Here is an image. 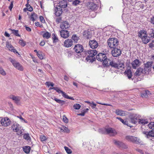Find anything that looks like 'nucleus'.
<instances>
[{"label":"nucleus","mask_w":154,"mask_h":154,"mask_svg":"<svg viewBox=\"0 0 154 154\" xmlns=\"http://www.w3.org/2000/svg\"><path fill=\"white\" fill-rule=\"evenodd\" d=\"M110 65L112 67H114L117 69H119L120 68H124V64L122 61L119 62L118 63H115L114 61L109 62Z\"/></svg>","instance_id":"8"},{"label":"nucleus","mask_w":154,"mask_h":154,"mask_svg":"<svg viewBox=\"0 0 154 154\" xmlns=\"http://www.w3.org/2000/svg\"><path fill=\"white\" fill-rule=\"evenodd\" d=\"M59 5L62 8H66L67 6V2L66 0H61L58 3Z\"/></svg>","instance_id":"21"},{"label":"nucleus","mask_w":154,"mask_h":154,"mask_svg":"<svg viewBox=\"0 0 154 154\" xmlns=\"http://www.w3.org/2000/svg\"><path fill=\"white\" fill-rule=\"evenodd\" d=\"M97 59L100 61H103V64L106 65L108 63V61L105 54L102 53H99L96 56Z\"/></svg>","instance_id":"5"},{"label":"nucleus","mask_w":154,"mask_h":154,"mask_svg":"<svg viewBox=\"0 0 154 154\" xmlns=\"http://www.w3.org/2000/svg\"><path fill=\"white\" fill-rule=\"evenodd\" d=\"M14 66L17 69L20 71H23V67L18 62L15 60L11 59L10 60Z\"/></svg>","instance_id":"7"},{"label":"nucleus","mask_w":154,"mask_h":154,"mask_svg":"<svg viewBox=\"0 0 154 154\" xmlns=\"http://www.w3.org/2000/svg\"><path fill=\"white\" fill-rule=\"evenodd\" d=\"M0 74L3 76H5L6 75V73L3 69V68L0 66Z\"/></svg>","instance_id":"45"},{"label":"nucleus","mask_w":154,"mask_h":154,"mask_svg":"<svg viewBox=\"0 0 154 154\" xmlns=\"http://www.w3.org/2000/svg\"><path fill=\"white\" fill-rule=\"evenodd\" d=\"M6 47L9 51L18 54V52L11 45V43L8 41H7L6 42Z\"/></svg>","instance_id":"12"},{"label":"nucleus","mask_w":154,"mask_h":154,"mask_svg":"<svg viewBox=\"0 0 154 154\" xmlns=\"http://www.w3.org/2000/svg\"><path fill=\"white\" fill-rule=\"evenodd\" d=\"M125 73L127 75V76L128 77V78L129 79L131 78L132 76V72L131 70L128 69L126 70Z\"/></svg>","instance_id":"31"},{"label":"nucleus","mask_w":154,"mask_h":154,"mask_svg":"<svg viewBox=\"0 0 154 154\" xmlns=\"http://www.w3.org/2000/svg\"><path fill=\"white\" fill-rule=\"evenodd\" d=\"M59 128L60 129V130L61 131L67 132V131H66L68 129L65 126H63L62 128Z\"/></svg>","instance_id":"54"},{"label":"nucleus","mask_w":154,"mask_h":154,"mask_svg":"<svg viewBox=\"0 0 154 154\" xmlns=\"http://www.w3.org/2000/svg\"><path fill=\"white\" fill-rule=\"evenodd\" d=\"M132 64L133 68L136 69L140 66V62L138 59H135L132 62Z\"/></svg>","instance_id":"26"},{"label":"nucleus","mask_w":154,"mask_h":154,"mask_svg":"<svg viewBox=\"0 0 154 154\" xmlns=\"http://www.w3.org/2000/svg\"><path fill=\"white\" fill-rule=\"evenodd\" d=\"M106 134H108L111 136H114L117 134L115 130L111 128H105Z\"/></svg>","instance_id":"9"},{"label":"nucleus","mask_w":154,"mask_h":154,"mask_svg":"<svg viewBox=\"0 0 154 154\" xmlns=\"http://www.w3.org/2000/svg\"><path fill=\"white\" fill-rule=\"evenodd\" d=\"M115 113L117 115L122 116H125L127 114V112L122 110L117 109L115 111Z\"/></svg>","instance_id":"24"},{"label":"nucleus","mask_w":154,"mask_h":154,"mask_svg":"<svg viewBox=\"0 0 154 154\" xmlns=\"http://www.w3.org/2000/svg\"><path fill=\"white\" fill-rule=\"evenodd\" d=\"M10 30L12 31V33L15 36L19 37L20 36V35L18 33V30L12 29H10Z\"/></svg>","instance_id":"39"},{"label":"nucleus","mask_w":154,"mask_h":154,"mask_svg":"<svg viewBox=\"0 0 154 154\" xmlns=\"http://www.w3.org/2000/svg\"><path fill=\"white\" fill-rule=\"evenodd\" d=\"M60 35L61 37L65 38L69 37V33L68 31L63 30L60 31Z\"/></svg>","instance_id":"19"},{"label":"nucleus","mask_w":154,"mask_h":154,"mask_svg":"<svg viewBox=\"0 0 154 154\" xmlns=\"http://www.w3.org/2000/svg\"><path fill=\"white\" fill-rule=\"evenodd\" d=\"M148 122V121L147 120L140 119V118L138 123L140 124H142L143 125H145L147 124Z\"/></svg>","instance_id":"30"},{"label":"nucleus","mask_w":154,"mask_h":154,"mask_svg":"<svg viewBox=\"0 0 154 154\" xmlns=\"http://www.w3.org/2000/svg\"><path fill=\"white\" fill-rule=\"evenodd\" d=\"M62 8L59 6L57 5L54 9L55 14L56 16H60L62 13Z\"/></svg>","instance_id":"16"},{"label":"nucleus","mask_w":154,"mask_h":154,"mask_svg":"<svg viewBox=\"0 0 154 154\" xmlns=\"http://www.w3.org/2000/svg\"><path fill=\"white\" fill-rule=\"evenodd\" d=\"M11 121L8 117H5L2 119L1 120V123L2 125L4 126H9L11 124Z\"/></svg>","instance_id":"11"},{"label":"nucleus","mask_w":154,"mask_h":154,"mask_svg":"<svg viewBox=\"0 0 154 154\" xmlns=\"http://www.w3.org/2000/svg\"><path fill=\"white\" fill-rule=\"evenodd\" d=\"M64 148L68 154H70L72 153V151L71 150L69 149L67 147L64 146Z\"/></svg>","instance_id":"50"},{"label":"nucleus","mask_w":154,"mask_h":154,"mask_svg":"<svg viewBox=\"0 0 154 154\" xmlns=\"http://www.w3.org/2000/svg\"><path fill=\"white\" fill-rule=\"evenodd\" d=\"M141 39L143 42L144 44L147 43L149 42L150 40V39L148 36L147 35V36H145V37H143V38H141Z\"/></svg>","instance_id":"27"},{"label":"nucleus","mask_w":154,"mask_h":154,"mask_svg":"<svg viewBox=\"0 0 154 154\" xmlns=\"http://www.w3.org/2000/svg\"><path fill=\"white\" fill-rule=\"evenodd\" d=\"M52 99L55 101L61 104V105H63L64 104V101L63 100H61L60 99H58L55 97H54L53 98H52Z\"/></svg>","instance_id":"34"},{"label":"nucleus","mask_w":154,"mask_h":154,"mask_svg":"<svg viewBox=\"0 0 154 154\" xmlns=\"http://www.w3.org/2000/svg\"><path fill=\"white\" fill-rule=\"evenodd\" d=\"M40 139L42 141H44L46 140V137L44 136H41L40 137Z\"/></svg>","instance_id":"59"},{"label":"nucleus","mask_w":154,"mask_h":154,"mask_svg":"<svg viewBox=\"0 0 154 154\" xmlns=\"http://www.w3.org/2000/svg\"><path fill=\"white\" fill-rule=\"evenodd\" d=\"M35 25L37 26H39L40 27L42 28L43 27V25L42 24H40L39 22H35Z\"/></svg>","instance_id":"61"},{"label":"nucleus","mask_w":154,"mask_h":154,"mask_svg":"<svg viewBox=\"0 0 154 154\" xmlns=\"http://www.w3.org/2000/svg\"><path fill=\"white\" fill-rule=\"evenodd\" d=\"M149 46L150 48H152L154 46V40L149 44Z\"/></svg>","instance_id":"64"},{"label":"nucleus","mask_w":154,"mask_h":154,"mask_svg":"<svg viewBox=\"0 0 154 154\" xmlns=\"http://www.w3.org/2000/svg\"><path fill=\"white\" fill-rule=\"evenodd\" d=\"M97 53V51L95 50H90L86 51L85 54L87 55L86 58V60L89 62H93L95 59L93 57Z\"/></svg>","instance_id":"1"},{"label":"nucleus","mask_w":154,"mask_h":154,"mask_svg":"<svg viewBox=\"0 0 154 154\" xmlns=\"http://www.w3.org/2000/svg\"><path fill=\"white\" fill-rule=\"evenodd\" d=\"M125 139L128 141L137 144H140L141 142L139 138L132 136H127L125 137Z\"/></svg>","instance_id":"4"},{"label":"nucleus","mask_w":154,"mask_h":154,"mask_svg":"<svg viewBox=\"0 0 154 154\" xmlns=\"http://www.w3.org/2000/svg\"><path fill=\"white\" fill-rule=\"evenodd\" d=\"M73 107L75 109H79L81 107V105L79 104H75L73 106Z\"/></svg>","instance_id":"51"},{"label":"nucleus","mask_w":154,"mask_h":154,"mask_svg":"<svg viewBox=\"0 0 154 154\" xmlns=\"http://www.w3.org/2000/svg\"><path fill=\"white\" fill-rule=\"evenodd\" d=\"M98 131L101 134H106V132L105 131V129H100Z\"/></svg>","instance_id":"56"},{"label":"nucleus","mask_w":154,"mask_h":154,"mask_svg":"<svg viewBox=\"0 0 154 154\" xmlns=\"http://www.w3.org/2000/svg\"><path fill=\"white\" fill-rule=\"evenodd\" d=\"M19 43L22 46L24 47L26 45V42L23 40H20Z\"/></svg>","instance_id":"47"},{"label":"nucleus","mask_w":154,"mask_h":154,"mask_svg":"<svg viewBox=\"0 0 154 154\" xmlns=\"http://www.w3.org/2000/svg\"><path fill=\"white\" fill-rule=\"evenodd\" d=\"M24 138L27 140H30V137L29 134H25L23 135Z\"/></svg>","instance_id":"44"},{"label":"nucleus","mask_w":154,"mask_h":154,"mask_svg":"<svg viewBox=\"0 0 154 154\" xmlns=\"http://www.w3.org/2000/svg\"><path fill=\"white\" fill-rule=\"evenodd\" d=\"M63 122L65 123H67L68 122V119L65 116H63Z\"/></svg>","instance_id":"62"},{"label":"nucleus","mask_w":154,"mask_h":154,"mask_svg":"<svg viewBox=\"0 0 154 154\" xmlns=\"http://www.w3.org/2000/svg\"><path fill=\"white\" fill-rule=\"evenodd\" d=\"M91 103V104H90V105L91 106L92 108L94 109L95 108V107L96 106V104H95L94 102H92Z\"/></svg>","instance_id":"63"},{"label":"nucleus","mask_w":154,"mask_h":154,"mask_svg":"<svg viewBox=\"0 0 154 154\" xmlns=\"http://www.w3.org/2000/svg\"><path fill=\"white\" fill-rule=\"evenodd\" d=\"M87 8L88 9L93 11L96 10L98 7L97 5L94 2H90L87 5Z\"/></svg>","instance_id":"13"},{"label":"nucleus","mask_w":154,"mask_h":154,"mask_svg":"<svg viewBox=\"0 0 154 154\" xmlns=\"http://www.w3.org/2000/svg\"><path fill=\"white\" fill-rule=\"evenodd\" d=\"M61 94H62V95L63 96L65 97V98L67 99H71L70 97L68 95H67L63 91Z\"/></svg>","instance_id":"55"},{"label":"nucleus","mask_w":154,"mask_h":154,"mask_svg":"<svg viewBox=\"0 0 154 154\" xmlns=\"http://www.w3.org/2000/svg\"><path fill=\"white\" fill-rule=\"evenodd\" d=\"M70 26L69 23L67 21H64L61 24L60 26V28L62 29H67Z\"/></svg>","instance_id":"20"},{"label":"nucleus","mask_w":154,"mask_h":154,"mask_svg":"<svg viewBox=\"0 0 154 154\" xmlns=\"http://www.w3.org/2000/svg\"><path fill=\"white\" fill-rule=\"evenodd\" d=\"M52 38L53 39V42L54 43H56L58 41V39L56 35L54 33L52 34Z\"/></svg>","instance_id":"37"},{"label":"nucleus","mask_w":154,"mask_h":154,"mask_svg":"<svg viewBox=\"0 0 154 154\" xmlns=\"http://www.w3.org/2000/svg\"><path fill=\"white\" fill-rule=\"evenodd\" d=\"M108 46L111 48L116 47L119 45L118 40L115 38H109L107 41Z\"/></svg>","instance_id":"3"},{"label":"nucleus","mask_w":154,"mask_h":154,"mask_svg":"<svg viewBox=\"0 0 154 154\" xmlns=\"http://www.w3.org/2000/svg\"><path fill=\"white\" fill-rule=\"evenodd\" d=\"M152 137H154V130H151L148 132V138Z\"/></svg>","instance_id":"41"},{"label":"nucleus","mask_w":154,"mask_h":154,"mask_svg":"<svg viewBox=\"0 0 154 154\" xmlns=\"http://www.w3.org/2000/svg\"><path fill=\"white\" fill-rule=\"evenodd\" d=\"M116 118L119 120L124 124L127 125L128 126H129L128 124V122L127 121L124 120L121 118L117 117Z\"/></svg>","instance_id":"43"},{"label":"nucleus","mask_w":154,"mask_h":154,"mask_svg":"<svg viewBox=\"0 0 154 154\" xmlns=\"http://www.w3.org/2000/svg\"><path fill=\"white\" fill-rule=\"evenodd\" d=\"M43 33L42 35L44 38L48 39L51 37V33L48 32H43Z\"/></svg>","instance_id":"29"},{"label":"nucleus","mask_w":154,"mask_h":154,"mask_svg":"<svg viewBox=\"0 0 154 154\" xmlns=\"http://www.w3.org/2000/svg\"><path fill=\"white\" fill-rule=\"evenodd\" d=\"M55 90L56 92H57L59 94H61L63 91L61 90L59 88L56 87Z\"/></svg>","instance_id":"58"},{"label":"nucleus","mask_w":154,"mask_h":154,"mask_svg":"<svg viewBox=\"0 0 154 154\" xmlns=\"http://www.w3.org/2000/svg\"><path fill=\"white\" fill-rule=\"evenodd\" d=\"M121 50L116 47L113 48L112 51V54L114 57H118L121 55Z\"/></svg>","instance_id":"10"},{"label":"nucleus","mask_w":154,"mask_h":154,"mask_svg":"<svg viewBox=\"0 0 154 154\" xmlns=\"http://www.w3.org/2000/svg\"><path fill=\"white\" fill-rule=\"evenodd\" d=\"M11 129L14 132H17L18 135H21L23 131V128L16 122L14 123L11 126Z\"/></svg>","instance_id":"2"},{"label":"nucleus","mask_w":154,"mask_h":154,"mask_svg":"<svg viewBox=\"0 0 154 154\" xmlns=\"http://www.w3.org/2000/svg\"><path fill=\"white\" fill-rule=\"evenodd\" d=\"M149 32L151 38H153L154 37V29H151L149 30Z\"/></svg>","instance_id":"38"},{"label":"nucleus","mask_w":154,"mask_h":154,"mask_svg":"<svg viewBox=\"0 0 154 154\" xmlns=\"http://www.w3.org/2000/svg\"><path fill=\"white\" fill-rule=\"evenodd\" d=\"M113 142L116 145H117L119 146H120L121 145H123V142L119 141L114 140L113 141Z\"/></svg>","instance_id":"40"},{"label":"nucleus","mask_w":154,"mask_h":154,"mask_svg":"<svg viewBox=\"0 0 154 154\" xmlns=\"http://www.w3.org/2000/svg\"><path fill=\"white\" fill-rule=\"evenodd\" d=\"M73 42L72 40L68 38L65 40L64 42V46L66 48H69L72 45Z\"/></svg>","instance_id":"18"},{"label":"nucleus","mask_w":154,"mask_h":154,"mask_svg":"<svg viewBox=\"0 0 154 154\" xmlns=\"http://www.w3.org/2000/svg\"><path fill=\"white\" fill-rule=\"evenodd\" d=\"M30 149V147L29 146H26L23 147V151L27 154L29 152Z\"/></svg>","instance_id":"32"},{"label":"nucleus","mask_w":154,"mask_h":154,"mask_svg":"<svg viewBox=\"0 0 154 154\" xmlns=\"http://www.w3.org/2000/svg\"><path fill=\"white\" fill-rule=\"evenodd\" d=\"M81 2L80 0H75L72 2V4L75 6L79 4Z\"/></svg>","instance_id":"46"},{"label":"nucleus","mask_w":154,"mask_h":154,"mask_svg":"<svg viewBox=\"0 0 154 154\" xmlns=\"http://www.w3.org/2000/svg\"><path fill=\"white\" fill-rule=\"evenodd\" d=\"M149 92L148 91H145L143 92L141 94V96L142 97H148V94Z\"/></svg>","instance_id":"36"},{"label":"nucleus","mask_w":154,"mask_h":154,"mask_svg":"<svg viewBox=\"0 0 154 154\" xmlns=\"http://www.w3.org/2000/svg\"><path fill=\"white\" fill-rule=\"evenodd\" d=\"M149 21L152 24L154 25V16L150 18Z\"/></svg>","instance_id":"57"},{"label":"nucleus","mask_w":154,"mask_h":154,"mask_svg":"<svg viewBox=\"0 0 154 154\" xmlns=\"http://www.w3.org/2000/svg\"><path fill=\"white\" fill-rule=\"evenodd\" d=\"M10 99L14 100L16 103H18L21 99V98L18 96H15L11 95L9 96Z\"/></svg>","instance_id":"22"},{"label":"nucleus","mask_w":154,"mask_h":154,"mask_svg":"<svg viewBox=\"0 0 154 154\" xmlns=\"http://www.w3.org/2000/svg\"><path fill=\"white\" fill-rule=\"evenodd\" d=\"M37 18V15L35 13H33L31 15L30 19L33 21L36 20V19Z\"/></svg>","instance_id":"35"},{"label":"nucleus","mask_w":154,"mask_h":154,"mask_svg":"<svg viewBox=\"0 0 154 154\" xmlns=\"http://www.w3.org/2000/svg\"><path fill=\"white\" fill-rule=\"evenodd\" d=\"M144 70L141 68H138L136 70L135 74V75L139 76L142 74Z\"/></svg>","instance_id":"28"},{"label":"nucleus","mask_w":154,"mask_h":154,"mask_svg":"<svg viewBox=\"0 0 154 154\" xmlns=\"http://www.w3.org/2000/svg\"><path fill=\"white\" fill-rule=\"evenodd\" d=\"M26 8H25L23 9V11L24 12H26L27 11H31L33 10V8L31 6H30V5H29L28 4L26 5Z\"/></svg>","instance_id":"33"},{"label":"nucleus","mask_w":154,"mask_h":154,"mask_svg":"<svg viewBox=\"0 0 154 154\" xmlns=\"http://www.w3.org/2000/svg\"><path fill=\"white\" fill-rule=\"evenodd\" d=\"M45 84L48 87H49L50 86L52 87H53L54 85V84L53 83L50 82H46Z\"/></svg>","instance_id":"53"},{"label":"nucleus","mask_w":154,"mask_h":154,"mask_svg":"<svg viewBox=\"0 0 154 154\" xmlns=\"http://www.w3.org/2000/svg\"><path fill=\"white\" fill-rule=\"evenodd\" d=\"M17 117L20 119L21 121L22 122H24L26 123H27V121L24 119L21 116H17Z\"/></svg>","instance_id":"52"},{"label":"nucleus","mask_w":154,"mask_h":154,"mask_svg":"<svg viewBox=\"0 0 154 154\" xmlns=\"http://www.w3.org/2000/svg\"><path fill=\"white\" fill-rule=\"evenodd\" d=\"M147 35L146 31L144 30H140L138 32V36L141 39L143 37H145V36H147Z\"/></svg>","instance_id":"23"},{"label":"nucleus","mask_w":154,"mask_h":154,"mask_svg":"<svg viewBox=\"0 0 154 154\" xmlns=\"http://www.w3.org/2000/svg\"><path fill=\"white\" fill-rule=\"evenodd\" d=\"M37 55L38 58L40 59H43V53L41 51H40L38 53H37Z\"/></svg>","instance_id":"42"},{"label":"nucleus","mask_w":154,"mask_h":154,"mask_svg":"<svg viewBox=\"0 0 154 154\" xmlns=\"http://www.w3.org/2000/svg\"><path fill=\"white\" fill-rule=\"evenodd\" d=\"M89 45L93 49L97 48L98 46L97 42L95 40H90L89 42Z\"/></svg>","instance_id":"17"},{"label":"nucleus","mask_w":154,"mask_h":154,"mask_svg":"<svg viewBox=\"0 0 154 154\" xmlns=\"http://www.w3.org/2000/svg\"><path fill=\"white\" fill-rule=\"evenodd\" d=\"M74 49L76 53H79L83 51V48L82 45L79 44L75 46Z\"/></svg>","instance_id":"15"},{"label":"nucleus","mask_w":154,"mask_h":154,"mask_svg":"<svg viewBox=\"0 0 154 154\" xmlns=\"http://www.w3.org/2000/svg\"><path fill=\"white\" fill-rule=\"evenodd\" d=\"M83 35L87 39H89L91 37V32L88 30L84 31L83 33Z\"/></svg>","instance_id":"25"},{"label":"nucleus","mask_w":154,"mask_h":154,"mask_svg":"<svg viewBox=\"0 0 154 154\" xmlns=\"http://www.w3.org/2000/svg\"><path fill=\"white\" fill-rule=\"evenodd\" d=\"M61 18L60 17L58 16V17L56 18V21L57 23H59L61 21Z\"/></svg>","instance_id":"60"},{"label":"nucleus","mask_w":154,"mask_h":154,"mask_svg":"<svg viewBox=\"0 0 154 154\" xmlns=\"http://www.w3.org/2000/svg\"><path fill=\"white\" fill-rule=\"evenodd\" d=\"M152 62H148L145 65L144 71L145 73L147 74L151 70Z\"/></svg>","instance_id":"14"},{"label":"nucleus","mask_w":154,"mask_h":154,"mask_svg":"<svg viewBox=\"0 0 154 154\" xmlns=\"http://www.w3.org/2000/svg\"><path fill=\"white\" fill-rule=\"evenodd\" d=\"M148 127L151 129H154V122H151L149 124Z\"/></svg>","instance_id":"48"},{"label":"nucleus","mask_w":154,"mask_h":154,"mask_svg":"<svg viewBox=\"0 0 154 154\" xmlns=\"http://www.w3.org/2000/svg\"><path fill=\"white\" fill-rule=\"evenodd\" d=\"M140 116L139 114H133L130 116V119L131 123L134 124L138 123Z\"/></svg>","instance_id":"6"},{"label":"nucleus","mask_w":154,"mask_h":154,"mask_svg":"<svg viewBox=\"0 0 154 154\" xmlns=\"http://www.w3.org/2000/svg\"><path fill=\"white\" fill-rule=\"evenodd\" d=\"M72 39L74 42H76L79 39V38L75 35H72Z\"/></svg>","instance_id":"49"}]
</instances>
